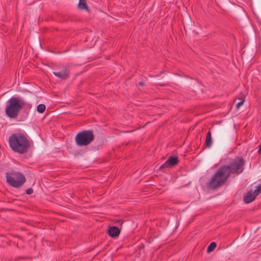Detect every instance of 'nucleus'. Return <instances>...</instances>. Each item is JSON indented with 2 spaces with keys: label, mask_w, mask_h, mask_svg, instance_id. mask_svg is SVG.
Here are the masks:
<instances>
[{
  "label": "nucleus",
  "mask_w": 261,
  "mask_h": 261,
  "mask_svg": "<svg viewBox=\"0 0 261 261\" xmlns=\"http://www.w3.org/2000/svg\"><path fill=\"white\" fill-rule=\"evenodd\" d=\"M78 7L81 10H85L89 12V8L87 5L86 0H79Z\"/></svg>",
  "instance_id": "obj_10"
},
{
  "label": "nucleus",
  "mask_w": 261,
  "mask_h": 261,
  "mask_svg": "<svg viewBox=\"0 0 261 261\" xmlns=\"http://www.w3.org/2000/svg\"><path fill=\"white\" fill-rule=\"evenodd\" d=\"M25 176L20 172L11 171L6 173V181L11 186L18 188L25 182Z\"/></svg>",
  "instance_id": "obj_4"
},
{
  "label": "nucleus",
  "mask_w": 261,
  "mask_h": 261,
  "mask_svg": "<svg viewBox=\"0 0 261 261\" xmlns=\"http://www.w3.org/2000/svg\"><path fill=\"white\" fill-rule=\"evenodd\" d=\"M178 160L177 157L170 156L166 162L160 166V169L170 168L174 166L178 163Z\"/></svg>",
  "instance_id": "obj_7"
},
{
  "label": "nucleus",
  "mask_w": 261,
  "mask_h": 261,
  "mask_svg": "<svg viewBox=\"0 0 261 261\" xmlns=\"http://www.w3.org/2000/svg\"><path fill=\"white\" fill-rule=\"evenodd\" d=\"M53 74L57 77L65 80L68 78L69 70L66 66H63L61 70L53 72Z\"/></svg>",
  "instance_id": "obj_6"
},
{
  "label": "nucleus",
  "mask_w": 261,
  "mask_h": 261,
  "mask_svg": "<svg viewBox=\"0 0 261 261\" xmlns=\"http://www.w3.org/2000/svg\"><path fill=\"white\" fill-rule=\"evenodd\" d=\"M256 195L251 191H248L244 196L243 200L245 203H249L253 201L256 198Z\"/></svg>",
  "instance_id": "obj_8"
},
{
  "label": "nucleus",
  "mask_w": 261,
  "mask_h": 261,
  "mask_svg": "<svg viewBox=\"0 0 261 261\" xmlns=\"http://www.w3.org/2000/svg\"><path fill=\"white\" fill-rule=\"evenodd\" d=\"M9 144L11 149L19 154L27 153L33 145L30 137L21 133H14L9 137Z\"/></svg>",
  "instance_id": "obj_2"
},
{
  "label": "nucleus",
  "mask_w": 261,
  "mask_h": 261,
  "mask_svg": "<svg viewBox=\"0 0 261 261\" xmlns=\"http://www.w3.org/2000/svg\"><path fill=\"white\" fill-rule=\"evenodd\" d=\"M94 139V135L93 132L91 130H85L77 134L75 141L77 146H84L90 144Z\"/></svg>",
  "instance_id": "obj_5"
},
{
  "label": "nucleus",
  "mask_w": 261,
  "mask_h": 261,
  "mask_svg": "<svg viewBox=\"0 0 261 261\" xmlns=\"http://www.w3.org/2000/svg\"><path fill=\"white\" fill-rule=\"evenodd\" d=\"M31 108L32 104L27 103L21 97L13 96L7 102L5 113L8 117L15 119L22 109L30 110Z\"/></svg>",
  "instance_id": "obj_3"
},
{
  "label": "nucleus",
  "mask_w": 261,
  "mask_h": 261,
  "mask_svg": "<svg viewBox=\"0 0 261 261\" xmlns=\"http://www.w3.org/2000/svg\"><path fill=\"white\" fill-rule=\"evenodd\" d=\"M213 144L211 132L208 131L206 134L205 144L207 147H211Z\"/></svg>",
  "instance_id": "obj_11"
},
{
  "label": "nucleus",
  "mask_w": 261,
  "mask_h": 261,
  "mask_svg": "<svg viewBox=\"0 0 261 261\" xmlns=\"http://www.w3.org/2000/svg\"><path fill=\"white\" fill-rule=\"evenodd\" d=\"M256 196L258 195L260 193H261V184L258 185L256 189L255 190L254 192H253Z\"/></svg>",
  "instance_id": "obj_14"
},
{
  "label": "nucleus",
  "mask_w": 261,
  "mask_h": 261,
  "mask_svg": "<svg viewBox=\"0 0 261 261\" xmlns=\"http://www.w3.org/2000/svg\"><path fill=\"white\" fill-rule=\"evenodd\" d=\"M216 243L215 242H212L207 248V252L210 253L213 251L216 247Z\"/></svg>",
  "instance_id": "obj_12"
},
{
  "label": "nucleus",
  "mask_w": 261,
  "mask_h": 261,
  "mask_svg": "<svg viewBox=\"0 0 261 261\" xmlns=\"http://www.w3.org/2000/svg\"><path fill=\"white\" fill-rule=\"evenodd\" d=\"M45 106L44 104H39L37 107V111L39 113H42L45 110Z\"/></svg>",
  "instance_id": "obj_13"
},
{
  "label": "nucleus",
  "mask_w": 261,
  "mask_h": 261,
  "mask_svg": "<svg viewBox=\"0 0 261 261\" xmlns=\"http://www.w3.org/2000/svg\"><path fill=\"white\" fill-rule=\"evenodd\" d=\"M33 193V190L32 188H29L26 190V193L28 195L31 194Z\"/></svg>",
  "instance_id": "obj_16"
},
{
  "label": "nucleus",
  "mask_w": 261,
  "mask_h": 261,
  "mask_svg": "<svg viewBox=\"0 0 261 261\" xmlns=\"http://www.w3.org/2000/svg\"><path fill=\"white\" fill-rule=\"evenodd\" d=\"M244 102V100H243L241 101L240 102H238V103H237V105H236L237 109H239L243 104Z\"/></svg>",
  "instance_id": "obj_15"
},
{
  "label": "nucleus",
  "mask_w": 261,
  "mask_h": 261,
  "mask_svg": "<svg viewBox=\"0 0 261 261\" xmlns=\"http://www.w3.org/2000/svg\"><path fill=\"white\" fill-rule=\"evenodd\" d=\"M245 161L241 157L232 160L229 165L221 167L207 184L212 189H217L226 182L231 174L239 175L244 169Z\"/></svg>",
  "instance_id": "obj_1"
},
{
  "label": "nucleus",
  "mask_w": 261,
  "mask_h": 261,
  "mask_svg": "<svg viewBox=\"0 0 261 261\" xmlns=\"http://www.w3.org/2000/svg\"><path fill=\"white\" fill-rule=\"evenodd\" d=\"M120 230L116 226H112L109 229V234L112 237H117L120 234Z\"/></svg>",
  "instance_id": "obj_9"
},
{
  "label": "nucleus",
  "mask_w": 261,
  "mask_h": 261,
  "mask_svg": "<svg viewBox=\"0 0 261 261\" xmlns=\"http://www.w3.org/2000/svg\"><path fill=\"white\" fill-rule=\"evenodd\" d=\"M138 85L139 86H143L144 85V83L143 82H140L139 83Z\"/></svg>",
  "instance_id": "obj_17"
}]
</instances>
